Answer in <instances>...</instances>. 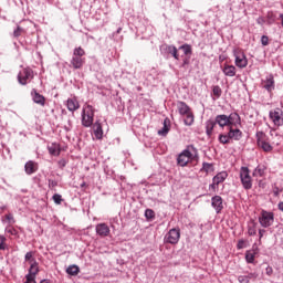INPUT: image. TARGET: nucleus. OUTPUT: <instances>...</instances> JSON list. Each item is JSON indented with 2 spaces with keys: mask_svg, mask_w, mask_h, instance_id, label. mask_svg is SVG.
<instances>
[{
  "mask_svg": "<svg viewBox=\"0 0 283 283\" xmlns=\"http://www.w3.org/2000/svg\"><path fill=\"white\" fill-rule=\"evenodd\" d=\"M214 123L219 125V127H238V125H242V118L238 113H231L229 116L217 115Z\"/></svg>",
  "mask_w": 283,
  "mask_h": 283,
  "instance_id": "f257e3e1",
  "label": "nucleus"
},
{
  "mask_svg": "<svg viewBox=\"0 0 283 283\" xmlns=\"http://www.w3.org/2000/svg\"><path fill=\"white\" fill-rule=\"evenodd\" d=\"M197 157L198 149H196L193 145H190L178 155L177 165L179 167H187V165H189V163H191L192 160H196Z\"/></svg>",
  "mask_w": 283,
  "mask_h": 283,
  "instance_id": "f03ea898",
  "label": "nucleus"
},
{
  "mask_svg": "<svg viewBox=\"0 0 283 283\" xmlns=\"http://www.w3.org/2000/svg\"><path fill=\"white\" fill-rule=\"evenodd\" d=\"M177 109L180 116H186V118L184 119L185 125H187V127H191V125H193V122L196 120L193 112H191V107H189L187 103L179 101L177 102Z\"/></svg>",
  "mask_w": 283,
  "mask_h": 283,
  "instance_id": "7ed1b4c3",
  "label": "nucleus"
},
{
  "mask_svg": "<svg viewBox=\"0 0 283 283\" xmlns=\"http://www.w3.org/2000/svg\"><path fill=\"white\" fill-rule=\"evenodd\" d=\"M85 50L81 46L73 50L71 65L73 70H81L85 65Z\"/></svg>",
  "mask_w": 283,
  "mask_h": 283,
  "instance_id": "20e7f679",
  "label": "nucleus"
},
{
  "mask_svg": "<svg viewBox=\"0 0 283 283\" xmlns=\"http://www.w3.org/2000/svg\"><path fill=\"white\" fill-rule=\"evenodd\" d=\"M94 106L86 104L82 109V126L83 127H92L94 125Z\"/></svg>",
  "mask_w": 283,
  "mask_h": 283,
  "instance_id": "39448f33",
  "label": "nucleus"
},
{
  "mask_svg": "<svg viewBox=\"0 0 283 283\" xmlns=\"http://www.w3.org/2000/svg\"><path fill=\"white\" fill-rule=\"evenodd\" d=\"M239 176L243 189L247 191H249V189H253V178L251 177V170L249 167L242 166L240 168Z\"/></svg>",
  "mask_w": 283,
  "mask_h": 283,
  "instance_id": "423d86ee",
  "label": "nucleus"
},
{
  "mask_svg": "<svg viewBox=\"0 0 283 283\" xmlns=\"http://www.w3.org/2000/svg\"><path fill=\"white\" fill-rule=\"evenodd\" d=\"M273 222H275V213L262 210L259 216V224H261L263 229H269V227H273Z\"/></svg>",
  "mask_w": 283,
  "mask_h": 283,
  "instance_id": "0eeeda50",
  "label": "nucleus"
},
{
  "mask_svg": "<svg viewBox=\"0 0 283 283\" xmlns=\"http://www.w3.org/2000/svg\"><path fill=\"white\" fill-rule=\"evenodd\" d=\"M233 56L234 65H237V67H239L240 70H244V67L249 65V60L247 59V54H244V51H242V49H234Z\"/></svg>",
  "mask_w": 283,
  "mask_h": 283,
  "instance_id": "6e6552de",
  "label": "nucleus"
},
{
  "mask_svg": "<svg viewBox=\"0 0 283 283\" xmlns=\"http://www.w3.org/2000/svg\"><path fill=\"white\" fill-rule=\"evenodd\" d=\"M32 78H34V71L30 67L22 69L18 74V82L20 85H28Z\"/></svg>",
  "mask_w": 283,
  "mask_h": 283,
  "instance_id": "1a4fd4ad",
  "label": "nucleus"
},
{
  "mask_svg": "<svg viewBox=\"0 0 283 283\" xmlns=\"http://www.w3.org/2000/svg\"><path fill=\"white\" fill-rule=\"evenodd\" d=\"M166 244H178L180 242V228L170 229L164 237Z\"/></svg>",
  "mask_w": 283,
  "mask_h": 283,
  "instance_id": "9d476101",
  "label": "nucleus"
},
{
  "mask_svg": "<svg viewBox=\"0 0 283 283\" xmlns=\"http://www.w3.org/2000/svg\"><path fill=\"white\" fill-rule=\"evenodd\" d=\"M256 145L258 147H261L263 151H273V146L269 142H266V134L264 132H256Z\"/></svg>",
  "mask_w": 283,
  "mask_h": 283,
  "instance_id": "9b49d317",
  "label": "nucleus"
},
{
  "mask_svg": "<svg viewBox=\"0 0 283 283\" xmlns=\"http://www.w3.org/2000/svg\"><path fill=\"white\" fill-rule=\"evenodd\" d=\"M269 118L272 120V123L275 127H282L283 117H282V111H280V108H276L274 111H270L269 112Z\"/></svg>",
  "mask_w": 283,
  "mask_h": 283,
  "instance_id": "f8f14e48",
  "label": "nucleus"
},
{
  "mask_svg": "<svg viewBox=\"0 0 283 283\" xmlns=\"http://www.w3.org/2000/svg\"><path fill=\"white\" fill-rule=\"evenodd\" d=\"M65 105L69 112H72V114L81 108V104L78 103L76 96L67 98Z\"/></svg>",
  "mask_w": 283,
  "mask_h": 283,
  "instance_id": "ddd939ff",
  "label": "nucleus"
},
{
  "mask_svg": "<svg viewBox=\"0 0 283 283\" xmlns=\"http://www.w3.org/2000/svg\"><path fill=\"white\" fill-rule=\"evenodd\" d=\"M95 231L99 238H107V235L111 233L109 226H107V223L96 224Z\"/></svg>",
  "mask_w": 283,
  "mask_h": 283,
  "instance_id": "4468645a",
  "label": "nucleus"
},
{
  "mask_svg": "<svg viewBox=\"0 0 283 283\" xmlns=\"http://www.w3.org/2000/svg\"><path fill=\"white\" fill-rule=\"evenodd\" d=\"M39 262H33L30 264L29 272L25 275V280H36V275H39Z\"/></svg>",
  "mask_w": 283,
  "mask_h": 283,
  "instance_id": "2eb2a0df",
  "label": "nucleus"
},
{
  "mask_svg": "<svg viewBox=\"0 0 283 283\" xmlns=\"http://www.w3.org/2000/svg\"><path fill=\"white\" fill-rule=\"evenodd\" d=\"M263 87L270 94L271 92H273V90H275V77L273 76V74H270L265 77V80L263 81Z\"/></svg>",
  "mask_w": 283,
  "mask_h": 283,
  "instance_id": "dca6fc26",
  "label": "nucleus"
},
{
  "mask_svg": "<svg viewBox=\"0 0 283 283\" xmlns=\"http://www.w3.org/2000/svg\"><path fill=\"white\" fill-rule=\"evenodd\" d=\"M260 253V249L258 247L253 245L251 250H248L245 252V261L248 264H253L255 262V255Z\"/></svg>",
  "mask_w": 283,
  "mask_h": 283,
  "instance_id": "f3484780",
  "label": "nucleus"
},
{
  "mask_svg": "<svg viewBox=\"0 0 283 283\" xmlns=\"http://www.w3.org/2000/svg\"><path fill=\"white\" fill-rule=\"evenodd\" d=\"M24 170L28 176H32V174H36V171H39V164H36V161L29 160L24 165Z\"/></svg>",
  "mask_w": 283,
  "mask_h": 283,
  "instance_id": "a211bd4d",
  "label": "nucleus"
},
{
  "mask_svg": "<svg viewBox=\"0 0 283 283\" xmlns=\"http://www.w3.org/2000/svg\"><path fill=\"white\" fill-rule=\"evenodd\" d=\"M211 205L217 213H220V211H222V209H224V206L222 205V197H220V196L212 197Z\"/></svg>",
  "mask_w": 283,
  "mask_h": 283,
  "instance_id": "6ab92c4d",
  "label": "nucleus"
},
{
  "mask_svg": "<svg viewBox=\"0 0 283 283\" xmlns=\"http://www.w3.org/2000/svg\"><path fill=\"white\" fill-rule=\"evenodd\" d=\"M31 96L33 98V103H36V105H41L42 107H45V96L39 94L36 90H32Z\"/></svg>",
  "mask_w": 283,
  "mask_h": 283,
  "instance_id": "aec40b11",
  "label": "nucleus"
},
{
  "mask_svg": "<svg viewBox=\"0 0 283 283\" xmlns=\"http://www.w3.org/2000/svg\"><path fill=\"white\" fill-rule=\"evenodd\" d=\"M230 140H240L242 138V130L239 128H233V126H230V129L228 132Z\"/></svg>",
  "mask_w": 283,
  "mask_h": 283,
  "instance_id": "412c9836",
  "label": "nucleus"
},
{
  "mask_svg": "<svg viewBox=\"0 0 283 283\" xmlns=\"http://www.w3.org/2000/svg\"><path fill=\"white\" fill-rule=\"evenodd\" d=\"M93 132H94V136L97 140L103 139V126L101 125V122L96 120L93 124Z\"/></svg>",
  "mask_w": 283,
  "mask_h": 283,
  "instance_id": "4be33fe9",
  "label": "nucleus"
},
{
  "mask_svg": "<svg viewBox=\"0 0 283 283\" xmlns=\"http://www.w3.org/2000/svg\"><path fill=\"white\" fill-rule=\"evenodd\" d=\"M222 72H223L224 76H229L230 78H233V76H235L238 70L235 69L234 65L224 64Z\"/></svg>",
  "mask_w": 283,
  "mask_h": 283,
  "instance_id": "5701e85b",
  "label": "nucleus"
},
{
  "mask_svg": "<svg viewBox=\"0 0 283 283\" xmlns=\"http://www.w3.org/2000/svg\"><path fill=\"white\" fill-rule=\"evenodd\" d=\"M227 178H229V174L227 171H221L212 178V182H214V185H222Z\"/></svg>",
  "mask_w": 283,
  "mask_h": 283,
  "instance_id": "b1692460",
  "label": "nucleus"
},
{
  "mask_svg": "<svg viewBox=\"0 0 283 283\" xmlns=\"http://www.w3.org/2000/svg\"><path fill=\"white\" fill-rule=\"evenodd\" d=\"M171 128V120L169 118L164 119V126L158 130L159 136H167L169 134V129Z\"/></svg>",
  "mask_w": 283,
  "mask_h": 283,
  "instance_id": "393cba45",
  "label": "nucleus"
},
{
  "mask_svg": "<svg viewBox=\"0 0 283 283\" xmlns=\"http://www.w3.org/2000/svg\"><path fill=\"white\" fill-rule=\"evenodd\" d=\"M216 125H217L216 120H213V119H208L206 122V134H207V136H211V134H213V129H214Z\"/></svg>",
  "mask_w": 283,
  "mask_h": 283,
  "instance_id": "a878e982",
  "label": "nucleus"
},
{
  "mask_svg": "<svg viewBox=\"0 0 283 283\" xmlns=\"http://www.w3.org/2000/svg\"><path fill=\"white\" fill-rule=\"evenodd\" d=\"M168 54H171V56H174V59H176V61L180 60V55L178 54V49L176 48V45H168L166 48Z\"/></svg>",
  "mask_w": 283,
  "mask_h": 283,
  "instance_id": "bb28decb",
  "label": "nucleus"
},
{
  "mask_svg": "<svg viewBox=\"0 0 283 283\" xmlns=\"http://www.w3.org/2000/svg\"><path fill=\"white\" fill-rule=\"evenodd\" d=\"M49 153L51 156H60L61 155V147L57 144H52L49 146Z\"/></svg>",
  "mask_w": 283,
  "mask_h": 283,
  "instance_id": "cd10ccee",
  "label": "nucleus"
},
{
  "mask_svg": "<svg viewBox=\"0 0 283 283\" xmlns=\"http://www.w3.org/2000/svg\"><path fill=\"white\" fill-rule=\"evenodd\" d=\"M201 171H205V174H213L214 171L213 164H209L207 161L202 163Z\"/></svg>",
  "mask_w": 283,
  "mask_h": 283,
  "instance_id": "c85d7f7f",
  "label": "nucleus"
},
{
  "mask_svg": "<svg viewBox=\"0 0 283 283\" xmlns=\"http://www.w3.org/2000/svg\"><path fill=\"white\" fill-rule=\"evenodd\" d=\"M66 273L69 275H77L78 273H81V268H78V265H70L67 269H66Z\"/></svg>",
  "mask_w": 283,
  "mask_h": 283,
  "instance_id": "c756f323",
  "label": "nucleus"
},
{
  "mask_svg": "<svg viewBox=\"0 0 283 283\" xmlns=\"http://www.w3.org/2000/svg\"><path fill=\"white\" fill-rule=\"evenodd\" d=\"M179 50H182L185 56H191V54H193V50L190 44H184L179 46Z\"/></svg>",
  "mask_w": 283,
  "mask_h": 283,
  "instance_id": "7c9ffc66",
  "label": "nucleus"
},
{
  "mask_svg": "<svg viewBox=\"0 0 283 283\" xmlns=\"http://www.w3.org/2000/svg\"><path fill=\"white\" fill-rule=\"evenodd\" d=\"M218 139L221 145H229L231 143V137H229V133L227 135L220 134Z\"/></svg>",
  "mask_w": 283,
  "mask_h": 283,
  "instance_id": "2f4dec72",
  "label": "nucleus"
},
{
  "mask_svg": "<svg viewBox=\"0 0 283 283\" xmlns=\"http://www.w3.org/2000/svg\"><path fill=\"white\" fill-rule=\"evenodd\" d=\"M252 175L254 176V178H262V176H264V167L258 166V167L253 170Z\"/></svg>",
  "mask_w": 283,
  "mask_h": 283,
  "instance_id": "473e14b6",
  "label": "nucleus"
},
{
  "mask_svg": "<svg viewBox=\"0 0 283 283\" xmlns=\"http://www.w3.org/2000/svg\"><path fill=\"white\" fill-rule=\"evenodd\" d=\"M24 261L29 262V264H34V262H36V259H34V252H27L24 255Z\"/></svg>",
  "mask_w": 283,
  "mask_h": 283,
  "instance_id": "72a5a7b5",
  "label": "nucleus"
},
{
  "mask_svg": "<svg viewBox=\"0 0 283 283\" xmlns=\"http://www.w3.org/2000/svg\"><path fill=\"white\" fill-rule=\"evenodd\" d=\"M212 95L214 96V99L220 98L222 96V88L219 85L213 86Z\"/></svg>",
  "mask_w": 283,
  "mask_h": 283,
  "instance_id": "f704fd0d",
  "label": "nucleus"
},
{
  "mask_svg": "<svg viewBox=\"0 0 283 283\" xmlns=\"http://www.w3.org/2000/svg\"><path fill=\"white\" fill-rule=\"evenodd\" d=\"M145 218L146 220H154V218H156V212H154L151 209H146Z\"/></svg>",
  "mask_w": 283,
  "mask_h": 283,
  "instance_id": "c9c22d12",
  "label": "nucleus"
},
{
  "mask_svg": "<svg viewBox=\"0 0 283 283\" xmlns=\"http://www.w3.org/2000/svg\"><path fill=\"white\" fill-rule=\"evenodd\" d=\"M8 239L3 234H0V251H6L8 249V244L6 243Z\"/></svg>",
  "mask_w": 283,
  "mask_h": 283,
  "instance_id": "e433bc0d",
  "label": "nucleus"
},
{
  "mask_svg": "<svg viewBox=\"0 0 283 283\" xmlns=\"http://www.w3.org/2000/svg\"><path fill=\"white\" fill-rule=\"evenodd\" d=\"M21 34H23V28H21L20 25L17 27V29L13 31V36L15 39H19V36H21Z\"/></svg>",
  "mask_w": 283,
  "mask_h": 283,
  "instance_id": "4c0bfd02",
  "label": "nucleus"
},
{
  "mask_svg": "<svg viewBox=\"0 0 283 283\" xmlns=\"http://www.w3.org/2000/svg\"><path fill=\"white\" fill-rule=\"evenodd\" d=\"M53 201L55 205H61L63 202V197L59 193L53 195Z\"/></svg>",
  "mask_w": 283,
  "mask_h": 283,
  "instance_id": "58836bf2",
  "label": "nucleus"
},
{
  "mask_svg": "<svg viewBox=\"0 0 283 283\" xmlns=\"http://www.w3.org/2000/svg\"><path fill=\"white\" fill-rule=\"evenodd\" d=\"M245 276L248 277V281L251 282V280H253V281L258 280L259 274L256 272H250Z\"/></svg>",
  "mask_w": 283,
  "mask_h": 283,
  "instance_id": "ea45409f",
  "label": "nucleus"
},
{
  "mask_svg": "<svg viewBox=\"0 0 283 283\" xmlns=\"http://www.w3.org/2000/svg\"><path fill=\"white\" fill-rule=\"evenodd\" d=\"M4 218L9 222V224H14V222H17V220H14V216L12 213L6 214Z\"/></svg>",
  "mask_w": 283,
  "mask_h": 283,
  "instance_id": "a19ab883",
  "label": "nucleus"
},
{
  "mask_svg": "<svg viewBox=\"0 0 283 283\" xmlns=\"http://www.w3.org/2000/svg\"><path fill=\"white\" fill-rule=\"evenodd\" d=\"M6 233H9L10 235H17V229H14L12 226H8L6 228Z\"/></svg>",
  "mask_w": 283,
  "mask_h": 283,
  "instance_id": "79ce46f5",
  "label": "nucleus"
},
{
  "mask_svg": "<svg viewBox=\"0 0 283 283\" xmlns=\"http://www.w3.org/2000/svg\"><path fill=\"white\" fill-rule=\"evenodd\" d=\"M258 233V230L255 229V224L248 228V235H255Z\"/></svg>",
  "mask_w": 283,
  "mask_h": 283,
  "instance_id": "37998d69",
  "label": "nucleus"
},
{
  "mask_svg": "<svg viewBox=\"0 0 283 283\" xmlns=\"http://www.w3.org/2000/svg\"><path fill=\"white\" fill-rule=\"evenodd\" d=\"M237 249L239 251L242 250V249H247V243L244 242V240H239L238 241Z\"/></svg>",
  "mask_w": 283,
  "mask_h": 283,
  "instance_id": "c03bdc74",
  "label": "nucleus"
},
{
  "mask_svg": "<svg viewBox=\"0 0 283 283\" xmlns=\"http://www.w3.org/2000/svg\"><path fill=\"white\" fill-rule=\"evenodd\" d=\"M59 182L56 180L49 179V188L54 189V187H57Z\"/></svg>",
  "mask_w": 283,
  "mask_h": 283,
  "instance_id": "a18cd8bd",
  "label": "nucleus"
},
{
  "mask_svg": "<svg viewBox=\"0 0 283 283\" xmlns=\"http://www.w3.org/2000/svg\"><path fill=\"white\" fill-rule=\"evenodd\" d=\"M238 282H240V283H249V277L247 275H240L238 277Z\"/></svg>",
  "mask_w": 283,
  "mask_h": 283,
  "instance_id": "49530a36",
  "label": "nucleus"
},
{
  "mask_svg": "<svg viewBox=\"0 0 283 283\" xmlns=\"http://www.w3.org/2000/svg\"><path fill=\"white\" fill-rule=\"evenodd\" d=\"M261 44L264 45V46L269 45V36L262 35L261 36Z\"/></svg>",
  "mask_w": 283,
  "mask_h": 283,
  "instance_id": "de8ad7c7",
  "label": "nucleus"
},
{
  "mask_svg": "<svg viewBox=\"0 0 283 283\" xmlns=\"http://www.w3.org/2000/svg\"><path fill=\"white\" fill-rule=\"evenodd\" d=\"M265 273L269 276L273 275V268L271 265H268V268L265 269Z\"/></svg>",
  "mask_w": 283,
  "mask_h": 283,
  "instance_id": "09e8293b",
  "label": "nucleus"
},
{
  "mask_svg": "<svg viewBox=\"0 0 283 283\" xmlns=\"http://www.w3.org/2000/svg\"><path fill=\"white\" fill-rule=\"evenodd\" d=\"M209 189H210V191H216V189H218V184L212 181V184L209 185Z\"/></svg>",
  "mask_w": 283,
  "mask_h": 283,
  "instance_id": "8fccbe9b",
  "label": "nucleus"
},
{
  "mask_svg": "<svg viewBox=\"0 0 283 283\" xmlns=\"http://www.w3.org/2000/svg\"><path fill=\"white\" fill-rule=\"evenodd\" d=\"M256 23H258L259 25H262L263 23H266V20H264L263 17H259V18L256 19Z\"/></svg>",
  "mask_w": 283,
  "mask_h": 283,
  "instance_id": "3c124183",
  "label": "nucleus"
},
{
  "mask_svg": "<svg viewBox=\"0 0 283 283\" xmlns=\"http://www.w3.org/2000/svg\"><path fill=\"white\" fill-rule=\"evenodd\" d=\"M266 233V230L264 229H260L259 230V240H262V238H264V234Z\"/></svg>",
  "mask_w": 283,
  "mask_h": 283,
  "instance_id": "603ef678",
  "label": "nucleus"
},
{
  "mask_svg": "<svg viewBox=\"0 0 283 283\" xmlns=\"http://www.w3.org/2000/svg\"><path fill=\"white\" fill-rule=\"evenodd\" d=\"M273 193H274V196H280V193H282V190L279 189L277 187H274Z\"/></svg>",
  "mask_w": 283,
  "mask_h": 283,
  "instance_id": "864d4df0",
  "label": "nucleus"
},
{
  "mask_svg": "<svg viewBox=\"0 0 283 283\" xmlns=\"http://www.w3.org/2000/svg\"><path fill=\"white\" fill-rule=\"evenodd\" d=\"M27 281L24 283H36V279H25Z\"/></svg>",
  "mask_w": 283,
  "mask_h": 283,
  "instance_id": "5fc2aeb1",
  "label": "nucleus"
},
{
  "mask_svg": "<svg viewBox=\"0 0 283 283\" xmlns=\"http://www.w3.org/2000/svg\"><path fill=\"white\" fill-rule=\"evenodd\" d=\"M277 207H279V210L283 212V201L279 202Z\"/></svg>",
  "mask_w": 283,
  "mask_h": 283,
  "instance_id": "6e6d98bb",
  "label": "nucleus"
},
{
  "mask_svg": "<svg viewBox=\"0 0 283 283\" xmlns=\"http://www.w3.org/2000/svg\"><path fill=\"white\" fill-rule=\"evenodd\" d=\"M120 32H123V28H118L115 34H120Z\"/></svg>",
  "mask_w": 283,
  "mask_h": 283,
  "instance_id": "4d7b16f0",
  "label": "nucleus"
},
{
  "mask_svg": "<svg viewBox=\"0 0 283 283\" xmlns=\"http://www.w3.org/2000/svg\"><path fill=\"white\" fill-rule=\"evenodd\" d=\"M60 165H61L62 167H65V160H61V161H60Z\"/></svg>",
  "mask_w": 283,
  "mask_h": 283,
  "instance_id": "13d9d810",
  "label": "nucleus"
},
{
  "mask_svg": "<svg viewBox=\"0 0 283 283\" xmlns=\"http://www.w3.org/2000/svg\"><path fill=\"white\" fill-rule=\"evenodd\" d=\"M184 65H189V60H185Z\"/></svg>",
  "mask_w": 283,
  "mask_h": 283,
  "instance_id": "bf43d9fd",
  "label": "nucleus"
},
{
  "mask_svg": "<svg viewBox=\"0 0 283 283\" xmlns=\"http://www.w3.org/2000/svg\"><path fill=\"white\" fill-rule=\"evenodd\" d=\"M40 283H50L49 280H42Z\"/></svg>",
  "mask_w": 283,
  "mask_h": 283,
  "instance_id": "052dcab7",
  "label": "nucleus"
},
{
  "mask_svg": "<svg viewBox=\"0 0 283 283\" xmlns=\"http://www.w3.org/2000/svg\"><path fill=\"white\" fill-rule=\"evenodd\" d=\"M81 187H85V182H83V184L81 185Z\"/></svg>",
  "mask_w": 283,
  "mask_h": 283,
  "instance_id": "680f3d73",
  "label": "nucleus"
},
{
  "mask_svg": "<svg viewBox=\"0 0 283 283\" xmlns=\"http://www.w3.org/2000/svg\"><path fill=\"white\" fill-rule=\"evenodd\" d=\"M1 209H6V207H2Z\"/></svg>",
  "mask_w": 283,
  "mask_h": 283,
  "instance_id": "e2e57ef3",
  "label": "nucleus"
}]
</instances>
